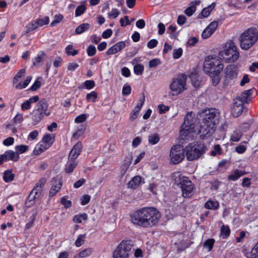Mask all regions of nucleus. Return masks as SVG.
Listing matches in <instances>:
<instances>
[{
	"label": "nucleus",
	"instance_id": "393cba45",
	"mask_svg": "<svg viewBox=\"0 0 258 258\" xmlns=\"http://www.w3.org/2000/svg\"><path fill=\"white\" fill-rule=\"evenodd\" d=\"M50 146L51 144H37L33 151V154L35 155H39L47 150Z\"/></svg>",
	"mask_w": 258,
	"mask_h": 258
},
{
	"label": "nucleus",
	"instance_id": "13d9d810",
	"mask_svg": "<svg viewBox=\"0 0 258 258\" xmlns=\"http://www.w3.org/2000/svg\"><path fill=\"white\" fill-rule=\"evenodd\" d=\"M182 54V49L181 48H179L178 49H175L173 50V57L177 59L179 58Z\"/></svg>",
	"mask_w": 258,
	"mask_h": 258
},
{
	"label": "nucleus",
	"instance_id": "09e8293b",
	"mask_svg": "<svg viewBox=\"0 0 258 258\" xmlns=\"http://www.w3.org/2000/svg\"><path fill=\"white\" fill-rule=\"evenodd\" d=\"M221 154V148L220 145H216L214 147V149L211 151L210 155L213 156H215L216 155H220Z\"/></svg>",
	"mask_w": 258,
	"mask_h": 258
},
{
	"label": "nucleus",
	"instance_id": "7c9ffc66",
	"mask_svg": "<svg viewBox=\"0 0 258 258\" xmlns=\"http://www.w3.org/2000/svg\"><path fill=\"white\" fill-rule=\"evenodd\" d=\"M14 177V174L11 170H6L4 173L3 179L5 182H9L13 180Z\"/></svg>",
	"mask_w": 258,
	"mask_h": 258
},
{
	"label": "nucleus",
	"instance_id": "a18cd8bd",
	"mask_svg": "<svg viewBox=\"0 0 258 258\" xmlns=\"http://www.w3.org/2000/svg\"><path fill=\"white\" fill-rule=\"evenodd\" d=\"M92 252V249L89 248L85 249L79 253V257L81 258L86 257L90 255Z\"/></svg>",
	"mask_w": 258,
	"mask_h": 258
},
{
	"label": "nucleus",
	"instance_id": "338daca9",
	"mask_svg": "<svg viewBox=\"0 0 258 258\" xmlns=\"http://www.w3.org/2000/svg\"><path fill=\"white\" fill-rule=\"evenodd\" d=\"M14 143V139L13 137H9L3 141V144L6 146L12 145Z\"/></svg>",
	"mask_w": 258,
	"mask_h": 258
},
{
	"label": "nucleus",
	"instance_id": "c85d7f7f",
	"mask_svg": "<svg viewBox=\"0 0 258 258\" xmlns=\"http://www.w3.org/2000/svg\"><path fill=\"white\" fill-rule=\"evenodd\" d=\"M219 204L217 201L209 200L205 205V207L207 209L216 210L218 208Z\"/></svg>",
	"mask_w": 258,
	"mask_h": 258
},
{
	"label": "nucleus",
	"instance_id": "052dcab7",
	"mask_svg": "<svg viewBox=\"0 0 258 258\" xmlns=\"http://www.w3.org/2000/svg\"><path fill=\"white\" fill-rule=\"evenodd\" d=\"M87 116L85 114H82L76 117L75 121L76 123H82L86 120Z\"/></svg>",
	"mask_w": 258,
	"mask_h": 258
},
{
	"label": "nucleus",
	"instance_id": "1a4fd4ad",
	"mask_svg": "<svg viewBox=\"0 0 258 258\" xmlns=\"http://www.w3.org/2000/svg\"><path fill=\"white\" fill-rule=\"evenodd\" d=\"M238 73V67L234 64L228 65L224 69V76L222 81V87L226 88L234 84Z\"/></svg>",
	"mask_w": 258,
	"mask_h": 258
},
{
	"label": "nucleus",
	"instance_id": "bf43d9fd",
	"mask_svg": "<svg viewBox=\"0 0 258 258\" xmlns=\"http://www.w3.org/2000/svg\"><path fill=\"white\" fill-rule=\"evenodd\" d=\"M25 73V70L23 69H21L16 75L15 77L14 78L13 82L14 84L16 83L17 81H18V79L22 78L23 75Z\"/></svg>",
	"mask_w": 258,
	"mask_h": 258
},
{
	"label": "nucleus",
	"instance_id": "f03ea898",
	"mask_svg": "<svg viewBox=\"0 0 258 258\" xmlns=\"http://www.w3.org/2000/svg\"><path fill=\"white\" fill-rule=\"evenodd\" d=\"M199 115L202 119L200 133L205 136L212 134L218 119V110L214 108L206 109L202 110Z\"/></svg>",
	"mask_w": 258,
	"mask_h": 258
},
{
	"label": "nucleus",
	"instance_id": "5701e85b",
	"mask_svg": "<svg viewBox=\"0 0 258 258\" xmlns=\"http://www.w3.org/2000/svg\"><path fill=\"white\" fill-rule=\"evenodd\" d=\"M142 179L140 176H135L132 178L127 184V187L133 189L137 188L141 184Z\"/></svg>",
	"mask_w": 258,
	"mask_h": 258
},
{
	"label": "nucleus",
	"instance_id": "774afa93",
	"mask_svg": "<svg viewBox=\"0 0 258 258\" xmlns=\"http://www.w3.org/2000/svg\"><path fill=\"white\" fill-rule=\"evenodd\" d=\"M131 90L132 88L130 86H124L122 91V94L125 96L130 95L131 93Z\"/></svg>",
	"mask_w": 258,
	"mask_h": 258
},
{
	"label": "nucleus",
	"instance_id": "ddd939ff",
	"mask_svg": "<svg viewBox=\"0 0 258 258\" xmlns=\"http://www.w3.org/2000/svg\"><path fill=\"white\" fill-rule=\"evenodd\" d=\"M131 247L127 243H120L113 252V258H128Z\"/></svg>",
	"mask_w": 258,
	"mask_h": 258
},
{
	"label": "nucleus",
	"instance_id": "e2e57ef3",
	"mask_svg": "<svg viewBox=\"0 0 258 258\" xmlns=\"http://www.w3.org/2000/svg\"><path fill=\"white\" fill-rule=\"evenodd\" d=\"M158 108L159 109V112L160 114H163L165 113L166 111H167L169 110V107L168 106H165L164 104H161L158 106Z\"/></svg>",
	"mask_w": 258,
	"mask_h": 258
},
{
	"label": "nucleus",
	"instance_id": "b1692460",
	"mask_svg": "<svg viewBox=\"0 0 258 258\" xmlns=\"http://www.w3.org/2000/svg\"><path fill=\"white\" fill-rule=\"evenodd\" d=\"M78 162L73 160H69L65 165L64 171L67 173L73 172L74 169L77 167Z\"/></svg>",
	"mask_w": 258,
	"mask_h": 258
},
{
	"label": "nucleus",
	"instance_id": "5fc2aeb1",
	"mask_svg": "<svg viewBox=\"0 0 258 258\" xmlns=\"http://www.w3.org/2000/svg\"><path fill=\"white\" fill-rule=\"evenodd\" d=\"M250 258H255L258 256V243L254 245L250 252Z\"/></svg>",
	"mask_w": 258,
	"mask_h": 258
},
{
	"label": "nucleus",
	"instance_id": "dca6fc26",
	"mask_svg": "<svg viewBox=\"0 0 258 258\" xmlns=\"http://www.w3.org/2000/svg\"><path fill=\"white\" fill-rule=\"evenodd\" d=\"M20 157L17 152L12 150H8L0 156V165L3 164L4 161L11 160L13 161H17Z\"/></svg>",
	"mask_w": 258,
	"mask_h": 258
},
{
	"label": "nucleus",
	"instance_id": "4c0bfd02",
	"mask_svg": "<svg viewBox=\"0 0 258 258\" xmlns=\"http://www.w3.org/2000/svg\"><path fill=\"white\" fill-rule=\"evenodd\" d=\"M45 55V53L44 52H42L40 55H38L36 57L33 61V64L35 67H39L40 66L41 62L42 61L43 58V57Z\"/></svg>",
	"mask_w": 258,
	"mask_h": 258
},
{
	"label": "nucleus",
	"instance_id": "cd10ccee",
	"mask_svg": "<svg viewBox=\"0 0 258 258\" xmlns=\"http://www.w3.org/2000/svg\"><path fill=\"white\" fill-rule=\"evenodd\" d=\"M90 25L88 23H83L76 28L75 32L77 34H81L88 30L90 28Z\"/></svg>",
	"mask_w": 258,
	"mask_h": 258
},
{
	"label": "nucleus",
	"instance_id": "0e129e2a",
	"mask_svg": "<svg viewBox=\"0 0 258 258\" xmlns=\"http://www.w3.org/2000/svg\"><path fill=\"white\" fill-rule=\"evenodd\" d=\"M46 181V178L44 177L41 178L39 179V181L36 183L35 186H36L37 188H39V189H42Z\"/></svg>",
	"mask_w": 258,
	"mask_h": 258
},
{
	"label": "nucleus",
	"instance_id": "ea45409f",
	"mask_svg": "<svg viewBox=\"0 0 258 258\" xmlns=\"http://www.w3.org/2000/svg\"><path fill=\"white\" fill-rule=\"evenodd\" d=\"M86 8L85 5H81L79 6L75 11L76 17H79L82 15L86 11Z\"/></svg>",
	"mask_w": 258,
	"mask_h": 258
},
{
	"label": "nucleus",
	"instance_id": "f8f14e48",
	"mask_svg": "<svg viewBox=\"0 0 258 258\" xmlns=\"http://www.w3.org/2000/svg\"><path fill=\"white\" fill-rule=\"evenodd\" d=\"M192 112H188L184 118V122L182 123V130L180 132V134L183 135H187L191 132L195 127L194 123L195 118L194 117Z\"/></svg>",
	"mask_w": 258,
	"mask_h": 258
},
{
	"label": "nucleus",
	"instance_id": "0eeeda50",
	"mask_svg": "<svg viewBox=\"0 0 258 258\" xmlns=\"http://www.w3.org/2000/svg\"><path fill=\"white\" fill-rule=\"evenodd\" d=\"M219 55L226 62H232L237 60L239 57V52L232 42L226 43L223 50L219 52Z\"/></svg>",
	"mask_w": 258,
	"mask_h": 258
},
{
	"label": "nucleus",
	"instance_id": "6e6552de",
	"mask_svg": "<svg viewBox=\"0 0 258 258\" xmlns=\"http://www.w3.org/2000/svg\"><path fill=\"white\" fill-rule=\"evenodd\" d=\"M204 68L207 73L211 72L220 73L223 68L221 58L217 56H207L204 63Z\"/></svg>",
	"mask_w": 258,
	"mask_h": 258
},
{
	"label": "nucleus",
	"instance_id": "f257e3e1",
	"mask_svg": "<svg viewBox=\"0 0 258 258\" xmlns=\"http://www.w3.org/2000/svg\"><path fill=\"white\" fill-rule=\"evenodd\" d=\"M161 214L153 207H145L136 211L131 215V221L139 226L148 228L156 225L159 222Z\"/></svg>",
	"mask_w": 258,
	"mask_h": 258
},
{
	"label": "nucleus",
	"instance_id": "c756f323",
	"mask_svg": "<svg viewBox=\"0 0 258 258\" xmlns=\"http://www.w3.org/2000/svg\"><path fill=\"white\" fill-rule=\"evenodd\" d=\"M215 6V3H213L209 7L204 8L201 12V15H202L203 17L206 18L208 16H209V15L210 14L212 10L214 8Z\"/></svg>",
	"mask_w": 258,
	"mask_h": 258
},
{
	"label": "nucleus",
	"instance_id": "72a5a7b5",
	"mask_svg": "<svg viewBox=\"0 0 258 258\" xmlns=\"http://www.w3.org/2000/svg\"><path fill=\"white\" fill-rule=\"evenodd\" d=\"M192 85L196 88L200 87L201 82L197 74H191L189 77Z\"/></svg>",
	"mask_w": 258,
	"mask_h": 258
},
{
	"label": "nucleus",
	"instance_id": "a19ab883",
	"mask_svg": "<svg viewBox=\"0 0 258 258\" xmlns=\"http://www.w3.org/2000/svg\"><path fill=\"white\" fill-rule=\"evenodd\" d=\"M86 98L88 101H91L93 102H95L97 98V94L95 91H92L91 93L87 94Z\"/></svg>",
	"mask_w": 258,
	"mask_h": 258
},
{
	"label": "nucleus",
	"instance_id": "a211bd4d",
	"mask_svg": "<svg viewBox=\"0 0 258 258\" xmlns=\"http://www.w3.org/2000/svg\"><path fill=\"white\" fill-rule=\"evenodd\" d=\"M57 179L55 177L53 178L52 182L53 185H52L49 193V196L52 197L55 196L58 191L60 189L62 182L61 180H59L58 183H57Z\"/></svg>",
	"mask_w": 258,
	"mask_h": 258
},
{
	"label": "nucleus",
	"instance_id": "8fccbe9b",
	"mask_svg": "<svg viewBox=\"0 0 258 258\" xmlns=\"http://www.w3.org/2000/svg\"><path fill=\"white\" fill-rule=\"evenodd\" d=\"M32 196V194H29V196L28 197L27 200L25 201V206L27 208H30L31 206H32L35 203V199L34 197H32L31 200H30V198H31V197Z\"/></svg>",
	"mask_w": 258,
	"mask_h": 258
},
{
	"label": "nucleus",
	"instance_id": "f3484780",
	"mask_svg": "<svg viewBox=\"0 0 258 258\" xmlns=\"http://www.w3.org/2000/svg\"><path fill=\"white\" fill-rule=\"evenodd\" d=\"M82 148V143L81 142L77 143L73 149L70 151V153L69 155L68 160H75V159L79 156L81 152Z\"/></svg>",
	"mask_w": 258,
	"mask_h": 258
},
{
	"label": "nucleus",
	"instance_id": "412c9836",
	"mask_svg": "<svg viewBox=\"0 0 258 258\" xmlns=\"http://www.w3.org/2000/svg\"><path fill=\"white\" fill-rule=\"evenodd\" d=\"M200 0H195L190 3V6L187 8L185 11L184 13L188 17L191 16L196 10V6L200 5L201 3Z\"/></svg>",
	"mask_w": 258,
	"mask_h": 258
},
{
	"label": "nucleus",
	"instance_id": "2eb2a0df",
	"mask_svg": "<svg viewBox=\"0 0 258 258\" xmlns=\"http://www.w3.org/2000/svg\"><path fill=\"white\" fill-rule=\"evenodd\" d=\"M49 22V19L48 16H45L44 18L38 19L35 21H33L27 25L26 33H28L37 29L39 27H41L44 25L48 24Z\"/></svg>",
	"mask_w": 258,
	"mask_h": 258
},
{
	"label": "nucleus",
	"instance_id": "c03bdc74",
	"mask_svg": "<svg viewBox=\"0 0 258 258\" xmlns=\"http://www.w3.org/2000/svg\"><path fill=\"white\" fill-rule=\"evenodd\" d=\"M63 16L61 14L56 15L54 20L50 23V26L53 27L58 24L63 19Z\"/></svg>",
	"mask_w": 258,
	"mask_h": 258
},
{
	"label": "nucleus",
	"instance_id": "bb28decb",
	"mask_svg": "<svg viewBox=\"0 0 258 258\" xmlns=\"http://www.w3.org/2000/svg\"><path fill=\"white\" fill-rule=\"evenodd\" d=\"M209 76L211 78L212 83L214 86H217L220 80V77L219 76L220 73L217 72H208Z\"/></svg>",
	"mask_w": 258,
	"mask_h": 258
},
{
	"label": "nucleus",
	"instance_id": "aec40b11",
	"mask_svg": "<svg viewBox=\"0 0 258 258\" xmlns=\"http://www.w3.org/2000/svg\"><path fill=\"white\" fill-rule=\"evenodd\" d=\"M39 101V97L37 95L30 97L28 100L24 102L21 104V109L26 110L29 109L31 107V104Z\"/></svg>",
	"mask_w": 258,
	"mask_h": 258
},
{
	"label": "nucleus",
	"instance_id": "864d4df0",
	"mask_svg": "<svg viewBox=\"0 0 258 258\" xmlns=\"http://www.w3.org/2000/svg\"><path fill=\"white\" fill-rule=\"evenodd\" d=\"M60 203L67 209L69 208L72 206V202L70 200H67L65 197H63L61 199Z\"/></svg>",
	"mask_w": 258,
	"mask_h": 258
},
{
	"label": "nucleus",
	"instance_id": "69168bd1",
	"mask_svg": "<svg viewBox=\"0 0 258 258\" xmlns=\"http://www.w3.org/2000/svg\"><path fill=\"white\" fill-rule=\"evenodd\" d=\"M158 44V41L156 39H153L150 40L147 43V47L150 49H152L155 47Z\"/></svg>",
	"mask_w": 258,
	"mask_h": 258
},
{
	"label": "nucleus",
	"instance_id": "f704fd0d",
	"mask_svg": "<svg viewBox=\"0 0 258 258\" xmlns=\"http://www.w3.org/2000/svg\"><path fill=\"white\" fill-rule=\"evenodd\" d=\"M160 140L159 135L157 134H154L148 137L149 142L152 145L156 144Z\"/></svg>",
	"mask_w": 258,
	"mask_h": 258
},
{
	"label": "nucleus",
	"instance_id": "603ef678",
	"mask_svg": "<svg viewBox=\"0 0 258 258\" xmlns=\"http://www.w3.org/2000/svg\"><path fill=\"white\" fill-rule=\"evenodd\" d=\"M87 52L89 56H94L96 52V47L92 45H90L88 46L87 49Z\"/></svg>",
	"mask_w": 258,
	"mask_h": 258
},
{
	"label": "nucleus",
	"instance_id": "6ab92c4d",
	"mask_svg": "<svg viewBox=\"0 0 258 258\" xmlns=\"http://www.w3.org/2000/svg\"><path fill=\"white\" fill-rule=\"evenodd\" d=\"M125 47L124 41H119L110 47L106 51L107 55H112L121 51Z\"/></svg>",
	"mask_w": 258,
	"mask_h": 258
},
{
	"label": "nucleus",
	"instance_id": "49530a36",
	"mask_svg": "<svg viewBox=\"0 0 258 258\" xmlns=\"http://www.w3.org/2000/svg\"><path fill=\"white\" fill-rule=\"evenodd\" d=\"M141 109L139 106H136L134 109L133 110L131 116L130 118L132 120L135 119L138 116L139 113Z\"/></svg>",
	"mask_w": 258,
	"mask_h": 258
},
{
	"label": "nucleus",
	"instance_id": "4be33fe9",
	"mask_svg": "<svg viewBox=\"0 0 258 258\" xmlns=\"http://www.w3.org/2000/svg\"><path fill=\"white\" fill-rule=\"evenodd\" d=\"M253 92V89H250L245 90L241 93L240 96L237 97L239 98L241 101L244 103H248L250 101V96Z\"/></svg>",
	"mask_w": 258,
	"mask_h": 258
},
{
	"label": "nucleus",
	"instance_id": "9d476101",
	"mask_svg": "<svg viewBox=\"0 0 258 258\" xmlns=\"http://www.w3.org/2000/svg\"><path fill=\"white\" fill-rule=\"evenodd\" d=\"M187 76L184 74H179L176 78L172 80L170 85V89L172 91L175 92L176 94H179L187 89L186 81Z\"/></svg>",
	"mask_w": 258,
	"mask_h": 258
},
{
	"label": "nucleus",
	"instance_id": "4d7b16f0",
	"mask_svg": "<svg viewBox=\"0 0 258 258\" xmlns=\"http://www.w3.org/2000/svg\"><path fill=\"white\" fill-rule=\"evenodd\" d=\"M218 25V22L217 21H214L213 22H212L208 26H207V28L211 31L212 32V33H213L217 26Z\"/></svg>",
	"mask_w": 258,
	"mask_h": 258
},
{
	"label": "nucleus",
	"instance_id": "a878e982",
	"mask_svg": "<svg viewBox=\"0 0 258 258\" xmlns=\"http://www.w3.org/2000/svg\"><path fill=\"white\" fill-rule=\"evenodd\" d=\"M245 174V173L244 172L238 169H236L233 173L228 176V179L231 181H236Z\"/></svg>",
	"mask_w": 258,
	"mask_h": 258
},
{
	"label": "nucleus",
	"instance_id": "c9c22d12",
	"mask_svg": "<svg viewBox=\"0 0 258 258\" xmlns=\"http://www.w3.org/2000/svg\"><path fill=\"white\" fill-rule=\"evenodd\" d=\"M31 79L32 77L31 76L27 77L26 79L23 83V84H22L21 83H19L18 84L16 85V88L18 89H22L23 88H26L30 83Z\"/></svg>",
	"mask_w": 258,
	"mask_h": 258
},
{
	"label": "nucleus",
	"instance_id": "2f4dec72",
	"mask_svg": "<svg viewBox=\"0 0 258 258\" xmlns=\"http://www.w3.org/2000/svg\"><path fill=\"white\" fill-rule=\"evenodd\" d=\"M88 218V216L86 213H83L79 215H76L74 216L73 221L76 223H81L82 220H86Z\"/></svg>",
	"mask_w": 258,
	"mask_h": 258
},
{
	"label": "nucleus",
	"instance_id": "423d86ee",
	"mask_svg": "<svg viewBox=\"0 0 258 258\" xmlns=\"http://www.w3.org/2000/svg\"><path fill=\"white\" fill-rule=\"evenodd\" d=\"M48 102L45 99H43L36 104L35 109L31 113V119L34 124L41 121L44 115L48 116L50 112L48 111Z\"/></svg>",
	"mask_w": 258,
	"mask_h": 258
},
{
	"label": "nucleus",
	"instance_id": "37998d69",
	"mask_svg": "<svg viewBox=\"0 0 258 258\" xmlns=\"http://www.w3.org/2000/svg\"><path fill=\"white\" fill-rule=\"evenodd\" d=\"M134 71L135 74L141 75L144 71V66L141 64H137L134 66Z\"/></svg>",
	"mask_w": 258,
	"mask_h": 258
},
{
	"label": "nucleus",
	"instance_id": "20e7f679",
	"mask_svg": "<svg viewBox=\"0 0 258 258\" xmlns=\"http://www.w3.org/2000/svg\"><path fill=\"white\" fill-rule=\"evenodd\" d=\"M258 40V30L255 27H250L245 30L240 36V45L244 50L252 46Z\"/></svg>",
	"mask_w": 258,
	"mask_h": 258
},
{
	"label": "nucleus",
	"instance_id": "58836bf2",
	"mask_svg": "<svg viewBox=\"0 0 258 258\" xmlns=\"http://www.w3.org/2000/svg\"><path fill=\"white\" fill-rule=\"evenodd\" d=\"M28 149L29 146L27 145H20L15 146V150L18 154H22L25 153L28 151Z\"/></svg>",
	"mask_w": 258,
	"mask_h": 258
},
{
	"label": "nucleus",
	"instance_id": "39448f33",
	"mask_svg": "<svg viewBox=\"0 0 258 258\" xmlns=\"http://www.w3.org/2000/svg\"><path fill=\"white\" fill-rule=\"evenodd\" d=\"M207 150L206 145L201 142L189 143L185 149L186 158L188 161L199 159Z\"/></svg>",
	"mask_w": 258,
	"mask_h": 258
},
{
	"label": "nucleus",
	"instance_id": "6e6d98bb",
	"mask_svg": "<svg viewBox=\"0 0 258 258\" xmlns=\"http://www.w3.org/2000/svg\"><path fill=\"white\" fill-rule=\"evenodd\" d=\"M36 213H34L30 217V221L26 224V229H30L32 227L33 223L36 218Z\"/></svg>",
	"mask_w": 258,
	"mask_h": 258
},
{
	"label": "nucleus",
	"instance_id": "3c124183",
	"mask_svg": "<svg viewBox=\"0 0 258 258\" xmlns=\"http://www.w3.org/2000/svg\"><path fill=\"white\" fill-rule=\"evenodd\" d=\"M40 78H37L35 82L33 83L32 86L30 88L29 90L35 91L38 90L39 88L41 87V82L40 81H39V79Z\"/></svg>",
	"mask_w": 258,
	"mask_h": 258
},
{
	"label": "nucleus",
	"instance_id": "9b49d317",
	"mask_svg": "<svg viewBox=\"0 0 258 258\" xmlns=\"http://www.w3.org/2000/svg\"><path fill=\"white\" fill-rule=\"evenodd\" d=\"M185 152V149L180 146H174L170 153L171 162L175 164L180 162L184 158Z\"/></svg>",
	"mask_w": 258,
	"mask_h": 258
},
{
	"label": "nucleus",
	"instance_id": "473e14b6",
	"mask_svg": "<svg viewBox=\"0 0 258 258\" xmlns=\"http://www.w3.org/2000/svg\"><path fill=\"white\" fill-rule=\"evenodd\" d=\"M65 51L68 55L75 56L79 53L78 50L73 48V46L72 44L68 45L66 47Z\"/></svg>",
	"mask_w": 258,
	"mask_h": 258
},
{
	"label": "nucleus",
	"instance_id": "e433bc0d",
	"mask_svg": "<svg viewBox=\"0 0 258 258\" xmlns=\"http://www.w3.org/2000/svg\"><path fill=\"white\" fill-rule=\"evenodd\" d=\"M230 233V230L228 226L223 225L221 228V236L223 238H227Z\"/></svg>",
	"mask_w": 258,
	"mask_h": 258
},
{
	"label": "nucleus",
	"instance_id": "7ed1b4c3",
	"mask_svg": "<svg viewBox=\"0 0 258 258\" xmlns=\"http://www.w3.org/2000/svg\"><path fill=\"white\" fill-rule=\"evenodd\" d=\"M174 183L181 188L184 198H189L192 195L194 185L188 177L183 176L179 172L173 174Z\"/></svg>",
	"mask_w": 258,
	"mask_h": 258
},
{
	"label": "nucleus",
	"instance_id": "de8ad7c7",
	"mask_svg": "<svg viewBox=\"0 0 258 258\" xmlns=\"http://www.w3.org/2000/svg\"><path fill=\"white\" fill-rule=\"evenodd\" d=\"M95 82L93 80H87L84 84V87L88 90H90L95 87Z\"/></svg>",
	"mask_w": 258,
	"mask_h": 258
},
{
	"label": "nucleus",
	"instance_id": "680f3d73",
	"mask_svg": "<svg viewBox=\"0 0 258 258\" xmlns=\"http://www.w3.org/2000/svg\"><path fill=\"white\" fill-rule=\"evenodd\" d=\"M161 61L158 58H154L149 61V67L155 68L160 64Z\"/></svg>",
	"mask_w": 258,
	"mask_h": 258
},
{
	"label": "nucleus",
	"instance_id": "79ce46f5",
	"mask_svg": "<svg viewBox=\"0 0 258 258\" xmlns=\"http://www.w3.org/2000/svg\"><path fill=\"white\" fill-rule=\"evenodd\" d=\"M242 134L239 131H235L231 136L230 140L233 142H238L241 139Z\"/></svg>",
	"mask_w": 258,
	"mask_h": 258
},
{
	"label": "nucleus",
	"instance_id": "4468645a",
	"mask_svg": "<svg viewBox=\"0 0 258 258\" xmlns=\"http://www.w3.org/2000/svg\"><path fill=\"white\" fill-rule=\"evenodd\" d=\"M243 103H244L241 101L239 98L233 99L231 113L234 117H238L243 111H247V108L244 106Z\"/></svg>",
	"mask_w": 258,
	"mask_h": 258
}]
</instances>
